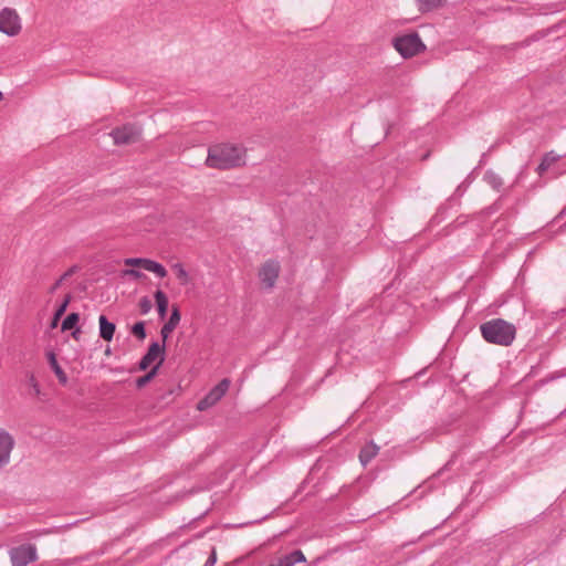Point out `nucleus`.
Wrapping results in <instances>:
<instances>
[{"instance_id": "nucleus-8", "label": "nucleus", "mask_w": 566, "mask_h": 566, "mask_svg": "<svg viewBox=\"0 0 566 566\" xmlns=\"http://www.w3.org/2000/svg\"><path fill=\"white\" fill-rule=\"evenodd\" d=\"M165 344H159L158 342H153L146 354L142 357V359L138 363V370H147L148 367L156 360H160L163 357L165 359Z\"/></svg>"}, {"instance_id": "nucleus-24", "label": "nucleus", "mask_w": 566, "mask_h": 566, "mask_svg": "<svg viewBox=\"0 0 566 566\" xmlns=\"http://www.w3.org/2000/svg\"><path fill=\"white\" fill-rule=\"evenodd\" d=\"M132 334L143 340L146 338V329H145V322L140 321V322H136L133 326H132Z\"/></svg>"}, {"instance_id": "nucleus-4", "label": "nucleus", "mask_w": 566, "mask_h": 566, "mask_svg": "<svg viewBox=\"0 0 566 566\" xmlns=\"http://www.w3.org/2000/svg\"><path fill=\"white\" fill-rule=\"evenodd\" d=\"M142 130L134 124H125L111 132L114 144L118 146L132 145L140 140Z\"/></svg>"}, {"instance_id": "nucleus-33", "label": "nucleus", "mask_w": 566, "mask_h": 566, "mask_svg": "<svg viewBox=\"0 0 566 566\" xmlns=\"http://www.w3.org/2000/svg\"><path fill=\"white\" fill-rule=\"evenodd\" d=\"M63 280L59 279L49 290V292L52 294L54 293L62 284Z\"/></svg>"}, {"instance_id": "nucleus-31", "label": "nucleus", "mask_w": 566, "mask_h": 566, "mask_svg": "<svg viewBox=\"0 0 566 566\" xmlns=\"http://www.w3.org/2000/svg\"><path fill=\"white\" fill-rule=\"evenodd\" d=\"M217 562L216 548H212L210 556L208 557L205 566H213Z\"/></svg>"}, {"instance_id": "nucleus-34", "label": "nucleus", "mask_w": 566, "mask_h": 566, "mask_svg": "<svg viewBox=\"0 0 566 566\" xmlns=\"http://www.w3.org/2000/svg\"><path fill=\"white\" fill-rule=\"evenodd\" d=\"M80 335H81L80 327H75L74 331L72 332V337L77 340L80 338Z\"/></svg>"}, {"instance_id": "nucleus-23", "label": "nucleus", "mask_w": 566, "mask_h": 566, "mask_svg": "<svg viewBox=\"0 0 566 566\" xmlns=\"http://www.w3.org/2000/svg\"><path fill=\"white\" fill-rule=\"evenodd\" d=\"M80 321L78 313H70L62 322V331H70L76 327Z\"/></svg>"}, {"instance_id": "nucleus-26", "label": "nucleus", "mask_w": 566, "mask_h": 566, "mask_svg": "<svg viewBox=\"0 0 566 566\" xmlns=\"http://www.w3.org/2000/svg\"><path fill=\"white\" fill-rule=\"evenodd\" d=\"M148 261H149V259H145V258H128V259H125L124 263H125V265H128V266H139V268H143L144 270H146Z\"/></svg>"}, {"instance_id": "nucleus-13", "label": "nucleus", "mask_w": 566, "mask_h": 566, "mask_svg": "<svg viewBox=\"0 0 566 566\" xmlns=\"http://www.w3.org/2000/svg\"><path fill=\"white\" fill-rule=\"evenodd\" d=\"M305 562V556L300 549H295L292 553L279 558L275 563L270 566H294L297 563Z\"/></svg>"}, {"instance_id": "nucleus-16", "label": "nucleus", "mask_w": 566, "mask_h": 566, "mask_svg": "<svg viewBox=\"0 0 566 566\" xmlns=\"http://www.w3.org/2000/svg\"><path fill=\"white\" fill-rule=\"evenodd\" d=\"M48 360L49 364L54 371L55 376L57 377L60 384L65 385L67 382V376L64 373V370L61 368V366L57 363V359L55 357V354L53 352L48 353Z\"/></svg>"}, {"instance_id": "nucleus-14", "label": "nucleus", "mask_w": 566, "mask_h": 566, "mask_svg": "<svg viewBox=\"0 0 566 566\" xmlns=\"http://www.w3.org/2000/svg\"><path fill=\"white\" fill-rule=\"evenodd\" d=\"M163 363L164 358L161 357L160 360H158L157 364L150 368V370H148L144 376L137 378L135 381L136 388L142 389L148 385L158 375V370Z\"/></svg>"}, {"instance_id": "nucleus-36", "label": "nucleus", "mask_w": 566, "mask_h": 566, "mask_svg": "<svg viewBox=\"0 0 566 566\" xmlns=\"http://www.w3.org/2000/svg\"><path fill=\"white\" fill-rule=\"evenodd\" d=\"M180 389H181V388H180V386H178V387H177V388H175V389H170V390L168 391V395H172V394H175L176 391H179Z\"/></svg>"}, {"instance_id": "nucleus-2", "label": "nucleus", "mask_w": 566, "mask_h": 566, "mask_svg": "<svg viewBox=\"0 0 566 566\" xmlns=\"http://www.w3.org/2000/svg\"><path fill=\"white\" fill-rule=\"evenodd\" d=\"M483 338L491 344L510 346L516 336V327L503 318H493L480 326Z\"/></svg>"}, {"instance_id": "nucleus-27", "label": "nucleus", "mask_w": 566, "mask_h": 566, "mask_svg": "<svg viewBox=\"0 0 566 566\" xmlns=\"http://www.w3.org/2000/svg\"><path fill=\"white\" fill-rule=\"evenodd\" d=\"M139 310H140V313L142 314H147L151 307H153V303L150 301V298L148 296H144L139 300Z\"/></svg>"}, {"instance_id": "nucleus-21", "label": "nucleus", "mask_w": 566, "mask_h": 566, "mask_svg": "<svg viewBox=\"0 0 566 566\" xmlns=\"http://www.w3.org/2000/svg\"><path fill=\"white\" fill-rule=\"evenodd\" d=\"M172 270L175 271L176 276L181 285H187L190 283V276L181 263H175L172 265Z\"/></svg>"}, {"instance_id": "nucleus-18", "label": "nucleus", "mask_w": 566, "mask_h": 566, "mask_svg": "<svg viewBox=\"0 0 566 566\" xmlns=\"http://www.w3.org/2000/svg\"><path fill=\"white\" fill-rule=\"evenodd\" d=\"M71 298H72L71 294L65 295L63 302L55 310L52 322H51V328H55L57 326L60 318L64 315V313L71 302Z\"/></svg>"}, {"instance_id": "nucleus-25", "label": "nucleus", "mask_w": 566, "mask_h": 566, "mask_svg": "<svg viewBox=\"0 0 566 566\" xmlns=\"http://www.w3.org/2000/svg\"><path fill=\"white\" fill-rule=\"evenodd\" d=\"M180 319H181V314H180L179 307L177 305H172L170 317L166 323L169 324L170 326H172L174 328H176L178 326V324L180 323Z\"/></svg>"}, {"instance_id": "nucleus-17", "label": "nucleus", "mask_w": 566, "mask_h": 566, "mask_svg": "<svg viewBox=\"0 0 566 566\" xmlns=\"http://www.w3.org/2000/svg\"><path fill=\"white\" fill-rule=\"evenodd\" d=\"M560 158L559 155H556L554 151L546 153L542 161L536 168V171L539 176H542L553 164H555Z\"/></svg>"}, {"instance_id": "nucleus-30", "label": "nucleus", "mask_w": 566, "mask_h": 566, "mask_svg": "<svg viewBox=\"0 0 566 566\" xmlns=\"http://www.w3.org/2000/svg\"><path fill=\"white\" fill-rule=\"evenodd\" d=\"M29 382H30V386L32 387L33 391H34V395L35 396H39L41 394V390H40V386L34 377V375H30L29 377Z\"/></svg>"}, {"instance_id": "nucleus-6", "label": "nucleus", "mask_w": 566, "mask_h": 566, "mask_svg": "<svg viewBox=\"0 0 566 566\" xmlns=\"http://www.w3.org/2000/svg\"><path fill=\"white\" fill-rule=\"evenodd\" d=\"M230 384L231 382L228 378L220 380L218 385H216L202 399L198 401L197 409L199 411H205L213 407L226 395Z\"/></svg>"}, {"instance_id": "nucleus-11", "label": "nucleus", "mask_w": 566, "mask_h": 566, "mask_svg": "<svg viewBox=\"0 0 566 566\" xmlns=\"http://www.w3.org/2000/svg\"><path fill=\"white\" fill-rule=\"evenodd\" d=\"M99 324V337L106 342H111L114 337L116 325L107 319L105 315H101L98 318Z\"/></svg>"}, {"instance_id": "nucleus-19", "label": "nucleus", "mask_w": 566, "mask_h": 566, "mask_svg": "<svg viewBox=\"0 0 566 566\" xmlns=\"http://www.w3.org/2000/svg\"><path fill=\"white\" fill-rule=\"evenodd\" d=\"M417 3H418V8H419V11L424 13V12H430L439 7H441L446 0H416Z\"/></svg>"}, {"instance_id": "nucleus-35", "label": "nucleus", "mask_w": 566, "mask_h": 566, "mask_svg": "<svg viewBox=\"0 0 566 566\" xmlns=\"http://www.w3.org/2000/svg\"><path fill=\"white\" fill-rule=\"evenodd\" d=\"M430 157V151H427L424 153L422 156H421V160H427L428 158Z\"/></svg>"}, {"instance_id": "nucleus-22", "label": "nucleus", "mask_w": 566, "mask_h": 566, "mask_svg": "<svg viewBox=\"0 0 566 566\" xmlns=\"http://www.w3.org/2000/svg\"><path fill=\"white\" fill-rule=\"evenodd\" d=\"M146 271L153 272L156 275H158L159 277H165L167 275V270L165 269V266L154 260H150V259L147 263Z\"/></svg>"}, {"instance_id": "nucleus-29", "label": "nucleus", "mask_w": 566, "mask_h": 566, "mask_svg": "<svg viewBox=\"0 0 566 566\" xmlns=\"http://www.w3.org/2000/svg\"><path fill=\"white\" fill-rule=\"evenodd\" d=\"M123 275L124 276H130V277H134V279H143V277H146V275L138 271V270H135V269H127V270H124L123 271Z\"/></svg>"}, {"instance_id": "nucleus-10", "label": "nucleus", "mask_w": 566, "mask_h": 566, "mask_svg": "<svg viewBox=\"0 0 566 566\" xmlns=\"http://www.w3.org/2000/svg\"><path fill=\"white\" fill-rule=\"evenodd\" d=\"M13 447V437L6 430L0 429V468L9 463Z\"/></svg>"}, {"instance_id": "nucleus-3", "label": "nucleus", "mask_w": 566, "mask_h": 566, "mask_svg": "<svg viewBox=\"0 0 566 566\" xmlns=\"http://www.w3.org/2000/svg\"><path fill=\"white\" fill-rule=\"evenodd\" d=\"M395 49L402 57H412L426 50V45L421 41L417 32L397 36L392 41Z\"/></svg>"}, {"instance_id": "nucleus-38", "label": "nucleus", "mask_w": 566, "mask_h": 566, "mask_svg": "<svg viewBox=\"0 0 566 566\" xmlns=\"http://www.w3.org/2000/svg\"><path fill=\"white\" fill-rule=\"evenodd\" d=\"M3 98V94L2 92H0V101Z\"/></svg>"}, {"instance_id": "nucleus-9", "label": "nucleus", "mask_w": 566, "mask_h": 566, "mask_svg": "<svg viewBox=\"0 0 566 566\" xmlns=\"http://www.w3.org/2000/svg\"><path fill=\"white\" fill-rule=\"evenodd\" d=\"M280 273V264L276 261H266L259 272L260 280L268 287L272 289Z\"/></svg>"}, {"instance_id": "nucleus-28", "label": "nucleus", "mask_w": 566, "mask_h": 566, "mask_svg": "<svg viewBox=\"0 0 566 566\" xmlns=\"http://www.w3.org/2000/svg\"><path fill=\"white\" fill-rule=\"evenodd\" d=\"M174 327L169 324L165 323L160 329V335L163 338V344L166 343L167 338L170 336V334L174 332Z\"/></svg>"}, {"instance_id": "nucleus-5", "label": "nucleus", "mask_w": 566, "mask_h": 566, "mask_svg": "<svg viewBox=\"0 0 566 566\" xmlns=\"http://www.w3.org/2000/svg\"><path fill=\"white\" fill-rule=\"evenodd\" d=\"M12 566H27L38 559L34 544H22L9 551Z\"/></svg>"}, {"instance_id": "nucleus-20", "label": "nucleus", "mask_w": 566, "mask_h": 566, "mask_svg": "<svg viewBox=\"0 0 566 566\" xmlns=\"http://www.w3.org/2000/svg\"><path fill=\"white\" fill-rule=\"evenodd\" d=\"M483 179L494 189V190H500L503 186V180L502 178L495 174L494 171L492 170H488L485 171L484 174V177Z\"/></svg>"}, {"instance_id": "nucleus-32", "label": "nucleus", "mask_w": 566, "mask_h": 566, "mask_svg": "<svg viewBox=\"0 0 566 566\" xmlns=\"http://www.w3.org/2000/svg\"><path fill=\"white\" fill-rule=\"evenodd\" d=\"M77 270V266H72L70 268L60 279H62L63 281L66 280L69 276H71L72 274H74Z\"/></svg>"}, {"instance_id": "nucleus-1", "label": "nucleus", "mask_w": 566, "mask_h": 566, "mask_svg": "<svg viewBox=\"0 0 566 566\" xmlns=\"http://www.w3.org/2000/svg\"><path fill=\"white\" fill-rule=\"evenodd\" d=\"M245 164V148L229 143L209 147L206 165L209 168L227 170Z\"/></svg>"}, {"instance_id": "nucleus-37", "label": "nucleus", "mask_w": 566, "mask_h": 566, "mask_svg": "<svg viewBox=\"0 0 566 566\" xmlns=\"http://www.w3.org/2000/svg\"><path fill=\"white\" fill-rule=\"evenodd\" d=\"M111 354H112V350H111V348H109V347H107V348L105 349V355H106V356H109Z\"/></svg>"}, {"instance_id": "nucleus-12", "label": "nucleus", "mask_w": 566, "mask_h": 566, "mask_svg": "<svg viewBox=\"0 0 566 566\" xmlns=\"http://www.w3.org/2000/svg\"><path fill=\"white\" fill-rule=\"evenodd\" d=\"M379 452V447L374 442H367L359 451V461L366 467Z\"/></svg>"}, {"instance_id": "nucleus-15", "label": "nucleus", "mask_w": 566, "mask_h": 566, "mask_svg": "<svg viewBox=\"0 0 566 566\" xmlns=\"http://www.w3.org/2000/svg\"><path fill=\"white\" fill-rule=\"evenodd\" d=\"M154 297L157 305L158 316L160 319H164L168 311V297L161 290H157L154 293Z\"/></svg>"}, {"instance_id": "nucleus-7", "label": "nucleus", "mask_w": 566, "mask_h": 566, "mask_svg": "<svg viewBox=\"0 0 566 566\" xmlns=\"http://www.w3.org/2000/svg\"><path fill=\"white\" fill-rule=\"evenodd\" d=\"M21 30L20 18L15 10L4 8L0 12V31L7 35L14 36Z\"/></svg>"}]
</instances>
